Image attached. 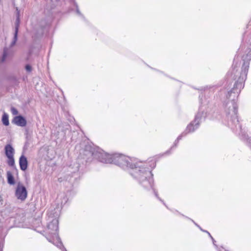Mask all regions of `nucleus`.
Instances as JSON below:
<instances>
[{"instance_id":"12","label":"nucleus","mask_w":251,"mask_h":251,"mask_svg":"<svg viewBox=\"0 0 251 251\" xmlns=\"http://www.w3.org/2000/svg\"><path fill=\"white\" fill-rule=\"evenodd\" d=\"M57 201L59 202L60 201V205L62 206L65 204L68 201L66 195L64 193L60 194L57 198Z\"/></svg>"},{"instance_id":"5","label":"nucleus","mask_w":251,"mask_h":251,"mask_svg":"<svg viewBox=\"0 0 251 251\" xmlns=\"http://www.w3.org/2000/svg\"><path fill=\"white\" fill-rule=\"evenodd\" d=\"M84 154L92 156L102 163H111L112 162L113 154H108L99 148L86 147Z\"/></svg>"},{"instance_id":"11","label":"nucleus","mask_w":251,"mask_h":251,"mask_svg":"<svg viewBox=\"0 0 251 251\" xmlns=\"http://www.w3.org/2000/svg\"><path fill=\"white\" fill-rule=\"evenodd\" d=\"M4 150L6 157L14 156V150L11 145H6L5 146Z\"/></svg>"},{"instance_id":"8","label":"nucleus","mask_w":251,"mask_h":251,"mask_svg":"<svg viewBox=\"0 0 251 251\" xmlns=\"http://www.w3.org/2000/svg\"><path fill=\"white\" fill-rule=\"evenodd\" d=\"M15 197L22 201H24L27 197V191L25 187L21 182H18L15 190Z\"/></svg>"},{"instance_id":"14","label":"nucleus","mask_w":251,"mask_h":251,"mask_svg":"<svg viewBox=\"0 0 251 251\" xmlns=\"http://www.w3.org/2000/svg\"><path fill=\"white\" fill-rule=\"evenodd\" d=\"M2 122L3 124L6 126H8L9 124L8 115L5 113L2 115Z\"/></svg>"},{"instance_id":"24","label":"nucleus","mask_w":251,"mask_h":251,"mask_svg":"<svg viewBox=\"0 0 251 251\" xmlns=\"http://www.w3.org/2000/svg\"><path fill=\"white\" fill-rule=\"evenodd\" d=\"M211 239L212 240L213 243L214 245H215L216 247H217V246L215 244L216 241H215V240L214 239V238L212 237H211Z\"/></svg>"},{"instance_id":"15","label":"nucleus","mask_w":251,"mask_h":251,"mask_svg":"<svg viewBox=\"0 0 251 251\" xmlns=\"http://www.w3.org/2000/svg\"><path fill=\"white\" fill-rule=\"evenodd\" d=\"M8 158L7 164L9 166L13 167L15 165V160L14 159V157L13 156H9L7 157Z\"/></svg>"},{"instance_id":"22","label":"nucleus","mask_w":251,"mask_h":251,"mask_svg":"<svg viewBox=\"0 0 251 251\" xmlns=\"http://www.w3.org/2000/svg\"><path fill=\"white\" fill-rule=\"evenodd\" d=\"M76 12L79 15H81V13H80V12L79 11V9H78V6L77 5H76Z\"/></svg>"},{"instance_id":"23","label":"nucleus","mask_w":251,"mask_h":251,"mask_svg":"<svg viewBox=\"0 0 251 251\" xmlns=\"http://www.w3.org/2000/svg\"><path fill=\"white\" fill-rule=\"evenodd\" d=\"M154 194H155V196H156V197L158 199H159L160 201H161V199H160V198L158 197V194H157V192H155V190H154Z\"/></svg>"},{"instance_id":"13","label":"nucleus","mask_w":251,"mask_h":251,"mask_svg":"<svg viewBox=\"0 0 251 251\" xmlns=\"http://www.w3.org/2000/svg\"><path fill=\"white\" fill-rule=\"evenodd\" d=\"M7 182L10 185L15 184L14 178L10 172H7Z\"/></svg>"},{"instance_id":"17","label":"nucleus","mask_w":251,"mask_h":251,"mask_svg":"<svg viewBox=\"0 0 251 251\" xmlns=\"http://www.w3.org/2000/svg\"><path fill=\"white\" fill-rule=\"evenodd\" d=\"M214 89L215 87L214 86H210L209 87L206 86L204 88V91L205 92V93L207 92L208 90H209L210 92H213Z\"/></svg>"},{"instance_id":"27","label":"nucleus","mask_w":251,"mask_h":251,"mask_svg":"<svg viewBox=\"0 0 251 251\" xmlns=\"http://www.w3.org/2000/svg\"><path fill=\"white\" fill-rule=\"evenodd\" d=\"M78 166H77L76 167V170H78Z\"/></svg>"},{"instance_id":"7","label":"nucleus","mask_w":251,"mask_h":251,"mask_svg":"<svg viewBox=\"0 0 251 251\" xmlns=\"http://www.w3.org/2000/svg\"><path fill=\"white\" fill-rule=\"evenodd\" d=\"M20 18L19 11H18L17 18L15 23V31L13 40L10 45V48H5L3 50V53L2 56L1 58V61L2 62H4L6 59L10 57L13 53V50L11 49L13 46L15 45L17 40V36L19 30V27L20 25Z\"/></svg>"},{"instance_id":"9","label":"nucleus","mask_w":251,"mask_h":251,"mask_svg":"<svg viewBox=\"0 0 251 251\" xmlns=\"http://www.w3.org/2000/svg\"><path fill=\"white\" fill-rule=\"evenodd\" d=\"M12 123L21 127L25 126L27 124L26 119L21 115L15 116L12 120Z\"/></svg>"},{"instance_id":"21","label":"nucleus","mask_w":251,"mask_h":251,"mask_svg":"<svg viewBox=\"0 0 251 251\" xmlns=\"http://www.w3.org/2000/svg\"><path fill=\"white\" fill-rule=\"evenodd\" d=\"M192 222L195 224V225L197 226L201 231L203 232H205L206 230H203L197 224H196L193 220H192Z\"/></svg>"},{"instance_id":"6","label":"nucleus","mask_w":251,"mask_h":251,"mask_svg":"<svg viewBox=\"0 0 251 251\" xmlns=\"http://www.w3.org/2000/svg\"><path fill=\"white\" fill-rule=\"evenodd\" d=\"M134 160H136V159H133L123 154L115 153L113 154L111 163L119 166L123 169L129 171L133 166Z\"/></svg>"},{"instance_id":"16","label":"nucleus","mask_w":251,"mask_h":251,"mask_svg":"<svg viewBox=\"0 0 251 251\" xmlns=\"http://www.w3.org/2000/svg\"><path fill=\"white\" fill-rule=\"evenodd\" d=\"M48 2L50 4V6L51 8H53L57 5V0H48Z\"/></svg>"},{"instance_id":"25","label":"nucleus","mask_w":251,"mask_h":251,"mask_svg":"<svg viewBox=\"0 0 251 251\" xmlns=\"http://www.w3.org/2000/svg\"><path fill=\"white\" fill-rule=\"evenodd\" d=\"M205 232H206L208 234V235L210 237V238H211L212 236L211 235L210 233L209 232H208L207 231H205Z\"/></svg>"},{"instance_id":"2","label":"nucleus","mask_w":251,"mask_h":251,"mask_svg":"<svg viewBox=\"0 0 251 251\" xmlns=\"http://www.w3.org/2000/svg\"><path fill=\"white\" fill-rule=\"evenodd\" d=\"M155 166L156 163L153 159L148 161L134 160L129 174L144 189L149 190L152 188L153 185L151 172Z\"/></svg>"},{"instance_id":"4","label":"nucleus","mask_w":251,"mask_h":251,"mask_svg":"<svg viewBox=\"0 0 251 251\" xmlns=\"http://www.w3.org/2000/svg\"><path fill=\"white\" fill-rule=\"evenodd\" d=\"M205 116L206 113H204L203 110H202L201 108L199 111L196 115L194 120L187 126L185 131L178 136L171 149H172L175 147L176 148L177 146L179 141L181 140L183 137L186 136L187 133L193 132L196 129L198 128L200 122L203 118H205Z\"/></svg>"},{"instance_id":"26","label":"nucleus","mask_w":251,"mask_h":251,"mask_svg":"<svg viewBox=\"0 0 251 251\" xmlns=\"http://www.w3.org/2000/svg\"><path fill=\"white\" fill-rule=\"evenodd\" d=\"M62 251H67L65 248H63L62 249Z\"/></svg>"},{"instance_id":"1","label":"nucleus","mask_w":251,"mask_h":251,"mask_svg":"<svg viewBox=\"0 0 251 251\" xmlns=\"http://www.w3.org/2000/svg\"><path fill=\"white\" fill-rule=\"evenodd\" d=\"M243 51L244 54L242 56L243 64L241 71L238 72L236 68L237 67L236 60L238 56L234 58L233 61L234 68L231 73V77L237 79L233 89L228 92L226 95V100L224 102L225 112L227 119V126L236 134L239 135L242 139L246 140L248 146L251 149V139L246 134L245 129H242L237 117V105L236 100L242 89L244 87V82L247 78V75L249 68L250 61L251 60V34L246 39V43H244L239 49V51Z\"/></svg>"},{"instance_id":"3","label":"nucleus","mask_w":251,"mask_h":251,"mask_svg":"<svg viewBox=\"0 0 251 251\" xmlns=\"http://www.w3.org/2000/svg\"><path fill=\"white\" fill-rule=\"evenodd\" d=\"M46 232L48 235L46 237L48 241L62 251V249L64 247L58 236V220L56 218L51 219V221L49 222L46 229Z\"/></svg>"},{"instance_id":"19","label":"nucleus","mask_w":251,"mask_h":251,"mask_svg":"<svg viewBox=\"0 0 251 251\" xmlns=\"http://www.w3.org/2000/svg\"><path fill=\"white\" fill-rule=\"evenodd\" d=\"M25 69L28 73H30L32 71V67L29 64H27L25 66Z\"/></svg>"},{"instance_id":"20","label":"nucleus","mask_w":251,"mask_h":251,"mask_svg":"<svg viewBox=\"0 0 251 251\" xmlns=\"http://www.w3.org/2000/svg\"><path fill=\"white\" fill-rule=\"evenodd\" d=\"M192 222L195 224V225L197 226L201 231L203 232H205L206 230H203L197 224H196L193 220H192Z\"/></svg>"},{"instance_id":"18","label":"nucleus","mask_w":251,"mask_h":251,"mask_svg":"<svg viewBox=\"0 0 251 251\" xmlns=\"http://www.w3.org/2000/svg\"><path fill=\"white\" fill-rule=\"evenodd\" d=\"M11 112L13 115H16L18 114V111L14 107H12L11 108Z\"/></svg>"},{"instance_id":"10","label":"nucleus","mask_w":251,"mask_h":251,"mask_svg":"<svg viewBox=\"0 0 251 251\" xmlns=\"http://www.w3.org/2000/svg\"><path fill=\"white\" fill-rule=\"evenodd\" d=\"M27 160L25 156L24 155L21 156L19 159V165L20 169L22 171H25L27 168Z\"/></svg>"}]
</instances>
